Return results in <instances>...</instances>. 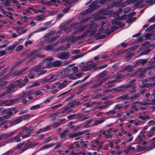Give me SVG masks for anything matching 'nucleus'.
I'll return each instance as SVG.
<instances>
[{"instance_id": "obj_1", "label": "nucleus", "mask_w": 155, "mask_h": 155, "mask_svg": "<svg viewBox=\"0 0 155 155\" xmlns=\"http://www.w3.org/2000/svg\"><path fill=\"white\" fill-rule=\"evenodd\" d=\"M43 65L42 63H39L33 67L30 70V71L31 72L34 71L35 72H38V77L44 74L47 72V71L41 70L45 68V67H42Z\"/></svg>"}, {"instance_id": "obj_2", "label": "nucleus", "mask_w": 155, "mask_h": 155, "mask_svg": "<svg viewBox=\"0 0 155 155\" xmlns=\"http://www.w3.org/2000/svg\"><path fill=\"white\" fill-rule=\"evenodd\" d=\"M110 11L107 10V9H103L99 11L97 13H94L92 15L94 18L98 19H104L105 16L110 14Z\"/></svg>"}, {"instance_id": "obj_3", "label": "nucleus", "mask_w": 155, "mask_h": 155, "mask_svg": "<svg viewBox=\"0 0 155 155\" xmlns=\"http://www.w3.org/2000/svg\"><path fill=\"white\" fill-rule=\"evenodd\" d=\"M96 67V64L94 61H91L81 65L80 67V68L83 71H86L92 68L95 70Z\"/></svg>"}, {"instance_id": "obj_4", "label": "nucleus", "mask_w": 155, "mask_h": 155, "mask_svg": "<svg viewBox=\"0 0 155 155\" xmlns=\"http://www.w3.org/2000/svg\"><path fill=\"white\" fill-rule=\"evenodd\" d=\"M70 56V54L68 51L60 52L57 55V57L61 60L68 59Z\"/></svg>"}, {"instance_id": "obj_5", "label": "nucleus", "mask_w": 155, "mask_h": 155, "mask_svg": "<svg viewBox=\"0 0 155 155\" xmlns=\"http://www.w3.org/2000/svg\"><path fill=\"white\" fill-rule=\"evenodd\" d=\"M100 26L99 24L95 23L93 25H90L89 28L87 29L88 31L90 32V35L93 36L96 34L97 31L95 29L98 28Z\"/></svg>"}, {"instance_id": "obj_6", "label": "nucleus", "mask_w": 155, "mask_h": 155, "mask_svg": "<svg viewBox=\"0 0 155 155\" xmlns=\"http://www.w3.org/2000/svg\"><path fill=\"white\" fill-rule=\"evenodd\" d=\"M22 117H19V118L16 120L9 121L8 123L7 124L8 125V126L6 125H4V128L5 129H6L8 127H10L19 123L22 120Z\"/></svg>"}, {"instance_id": "obj_7", "label": "nucleus", "mask_w": 155, "mask_h": 155, "mask_svg": "<svg viewBox=\"0 0 155 155\" xmlns=\"http://www.w3.org/2000/svg\"><path fill=\"white\" fill-rule=\"evenodd\" d=\"M111 23L113 25H115L118 26H112V29L113 30L112 32L114 30L117 29L118 28L122 27L124 25V23H122L115 19L112 20H111Z\"/></svg>"}, {"instance_id": "obj_8", "label": "nucleus", "mask_w": 155, "mask_h": 155, "mask_svg": "<svg viewBox=\"0 0 155 155\" xmlns=\"http://www.w3.org/2000/svg\"><path fill=\"white\" fill-rule=\"evenodd\" d=\"M2 112L3 114H5V115H3L5 119L10 118L13 114V112L11 111L10 109L3 110Z\"/></svg>"}, {"instance_id": "obj_9", "label": "nucleus", "mask_w": 155, "mask_h": 155, "mask_svg": "<svg viewBox=\"0 0 155 155\" xmlns=\"http://www.w3.org/2000/svg\"><path fill=\"white\" fill-rule=\"evenodd\" d=\"M15 134L14 131H12L9 133H3L0 135V141L4 138H7L11 137Z\"/></svg>"}, {"instance_id": "obj_10", "label": "nucleus", "mask_w": 155, "mask_h": 155, "mask_svg": "<svg viewBox=\"0 0 155 155\" xmlns=\"http://www.w3.org/2000/svg\"><path fill=\"white\" fill-rule=\"evenodd\" d=\"M108 79V78L107 77L104 78L101 81L93 85L90 88L91 89L93 88H96L100 87L103 83L105 82Z\"/></svg>"}, {"instance_id": "obj_11", "label": "nucleus", "mask_w": 155, "mask_h": 155, "mask_svg": "<svg viewBox=\"0 0 155 155\" xmlns=\"http://www.w3.org/2000/svg\"><path fill=\"white\" fill-rule=\"evenodd\" d=\"M16 87V85L13 83L11 84L6 87L7 91L9 94L13 91L15 88Z\"/></svg>"}, {"instance_id": "obj_12", "label": "nucleus", "mask_w": 155, "mask_h": 155, "mask_svg": "<svg viewBox=\"0 0 155 155\" xmlns=\"http://www.w3.org/2000/svg\"><path fill=\"white\" fill-rule=\"evenodd\" d=\"M134 65L132 67L130 65H128L125 67L121 70V72H124L126 71H127L128 72H130L133 70V68L134 67Z\"/></svg>"}, {"instance_id": "obj_13", "label": "nucleus", "mask_w": 155, "mask_h": 155, "mask_svg": "<svg viewBox=\"0 0 155 155\" xmlns=\"http://www.w3.org/2000/svg\"><path fill=\"white\" fill-rule=\"evenodd\" d=\"M23 80L22 79H20L18 80H16L14 82L13 84H15V85H16V87L18 86L19 85V87H21L26 84V83H22Z\"/></svg>"}, {"instance_id": "obj_14", "label": "nucleus", "mask_w": 155, "mask_h": 155, "mask_svg": "<svg viewBox=\"0 0 155 155\" xmlns=\"http://www.w3.org/2000/svg\"><path fill=\"white\" fill-rule=\"evenodd\" d=\"M147 61V60L145 59L137 60L136 61V63L134 65V67H137L140 64L143 65L146 63Z\"/></svg>"}, {"instance_id": "obj_15", "label": "nucleus", "mask_w": 155, "mask_h": 155, "mask_svg": "<svg viewBox=\"0 0 155 155\" xmlns=\"http://www.w3.org/2000/svg\"><path fill=\"white\" fill-rule=\"evenodd\" d=\"M150 43L149 41H146L142 44V46L138 50V51H140L143 50H145L148 48H150V46L148 45Z\"/></svg>"}, {"instance_id": "obj_16", "label": "nucleus", "mask_w": 155, "mask_h": 155, "mask_svg": "<svg viewBox=\"0 0 155 155\" xmlns=\"http://www.w3.org/2000/svg\"><path fill=\"white\" fill-rule=\"evenodd\" d=\"M15 101H16V100L12 99H10L9 101L8 100H6L4 101H2V106H9L11 105L13 102Z\"/></svg>"}, {"instance_id": "obj_17", "label": "nucleus", "mask_w": 155, "mask_h": 155, "mask_svg": "<svg viewBox=\"0 0 155 155\" xmlns=\"http://www.w3.org/2000/svg\"><path fill=\"white\" fill-rule=\"evenodd\" d=\"M97 6L96 5V2H94L90 5V7L88 8V10L90 13L94 12V11L97 8Z\"/></svg>"}, {"instance_id": "obj_18", "label": "nucleus", "mask_w": 155, "mask_h": 155, "mask_svg": "<svg viewBox=\"0 0 155 155\" xmlns=\"http://www.w3.org/2000/svg\"><path fill=\"white\" fill-rule=\"evenodd\" d=\"M57 78V77L54 76H52L51 78H47L44 80H42L41 82L42 84H44L47 81L49 82H51L54 81Z\"/></svg>"}, {"instance_id": "obj_19", "label": "nucleus", "mask_w": 155, "mask_h": 155, "mask_svg": "<svg viewBox=\"0 0 155 155\" xmlns=\"http://www.w3.org/2000/svg\"><path fill=\"white\" fill-rule=\"evenodd\" d=\"M153 81L154 82L153 83H146L143 84L142 85L140 86V87L141 88H143L145 87L150 88L153 86H155V80Z\"/></svg>"}, {"instance_id": "obj_20", "label": "nucleus", "mask_w": 155, "mask_h": 155, "mask_svg": "<svg viewBox=\"0 0 155 155\" xmlns=\"http://www.w3.org/2000/svg\"><path fill=\"white\" fill-rule=\"evenodd\" d=\"M27 144L28 146L27 147L28 148H33L38 146H40L41 145L39 142H37L36 143H32L31 142L29 143H27Z\"/></svg>"}, {"instance_id": "obj_21", "label": "nucleus", "mask_w": 155, "mask_h": 155, "mask_svg": "<svg viewBox=\"0 0 155 155\" xmlns=\"http://www.w3.org/2000/svg\"><path fill=\"white\" fill-rule=\"evenodd\" d=\"M152 141H153L151 143V146L147 147V150H150L155 148V137L151 139L150 142Z\"/></svg>"}, {"instance_id": "obj_22", "label": "nucleus", "mask_w": 155, "mask_h": 155, "mask_svg": "<svg viewBox=\"0 0 155 155\" xmlns=\"http://www.w3.org/2000/svg\"><path fill=\"white\" fill-rule=\"evenodd\" d=\"M135 84L134 83H130L129 82V84L127 85L121 86V87L125 88V90L130 87H131L132 89H135L136 88Z\"/></svg>"}, {"instance_id": "obj_23", "label": "nucleus", "mask_w": 155, "mask_h": 155, "mask_svg": "<svg viewBox=\"0 0 155 155\" xmlns=\"http://www.w3.org/2000/svg\"><path fill=\"white\" fill-rule=\"evenodd\" d=\"M72 110L71 108H70V107L67 106H66L64 107L63 110L61 111V114H64V113H68L70 112H71Z\"/></svg>"}, {"instance_id": "obj_24", "label": "nucleus", "mask_w": 155, "mask_h": 155, "mask_svg": "<svg viewBox=\"0 0 155 155\" xmlns=\"http://www.w3.org/2000/svg\"><path fill=\"white\" fill-rule=\"evenodd\" d=\"M62 62L60 60H56L53 62V66L54 67H58L61 66Z\"/></svg>"}, {"instance_id": "obj_25", "label": "nucleus", "mask_w": 155, "mask_h": 155, "mask_svg": "<svg viewBox=\"0 0 155 155\" xmlns=\"http://www.w3.org/2000/svg\"><path fill=\"white\" fill-rule=\"evenodd\" d=\"M113 91L116 92L122 93L125 90V88L122 87L121 86L120 87H117L112 89Z\"/></svg>"}, {"instance_id": "obj_26", "label": "nucleus", "mask_w": 155, "mask_h": 155, "mask_svg": "<svg viewBox=\"0 0 155 155\" xmlns=\"http://www.w3.org/2000/svg\"><path fill=\"white\" fill-rule=\"evenodd\" d=\"M129 94H126L117 98V99H121L122 101L129 100Z\"/></svg>"}, {"instance_id": "obj_27", "label": "nucleus", "mask_w": 155, "mask_h": 155, "mask_svg": "<svg viewBox=\"0 0 155 155\" xmlns=\"http://www.w3.org/2000/svg\"><path fill=\"white\" fill-rule=\"evenodd\" d=\"M67 81H64L62 83L58 84V88L59 89H62L65 87L67 85Z\"/></svg>"}, {"instance_id": "obj_28", "label": "nucleus", "mask_w": 155, "mask_h": 155, "mask_svg": "<svg viewBox=\"0 0 155 155\" xmlns=\"http://www.w3.org/2000/svg\"><path fill=\"white\" fill-rule=\"evenodd\" d=\"M45 17L44 15H37L35 17V19L37 21H42L45 19Z\"/></svg>"}, {"instance_id": "obj_29", "label": "nucleus", "mask_w": 155, "mask_h": 155, "mask_svg": "<svg viewBox=\"0 0 155 155\" xmlns=\"http://www.w3.org/2000/svg\"><path fill=\"white\" fill-rule=\"evenodd\" d=\"M107 71H103L99 74V80H100V79H102L107 76Z\"/></svg>"}, {"instance_id": "obj_30", "label": "nucleus", "mask_w": 155, "mask_h": 155, "mask_svg": "<svg viewBox=\"0 0 155 155\" xmlns=\"http://www.w3.org/2000/svg\"><path fill=\"white\" fill-rule=\"evenodd\" d=\"M105 121L104 119H101L100 120H95L94 123L93 124L92 126H97L98 125L103 123Z\"/></svg>"}, {"instance_id": "obj_31", "label": "nucleus", "mask_w": 155, "mask_h": 155, "mask_svg": "<svg viewBox=\"0 0 155 155\" xmlns=\"http://www.w3.org/2000/svg\"><path fill=\"white\" fill-rule=\"evenodd\" d=\"M59 37V35H56L53 37H52L50 39H48V43L52 42L56 40Z\"/></svg>"}, {"instance_id": "obj_32", "label": "nucleus", "mask_w": 155, "mask_h": 155, "mask_svg": "<svg viewBox=\"0 0 155 155\" xmlns=\"http://www.w3.org/2000/svg\"><path fill=\"white\" fill-rule=\"evenodd\" d=\"M56 32L55 30L51 31L48 33L47 34L43 37V38H47L50 36H51L54 34Z\"/></svg>"}, {"instance_id": "obj_33", "label": "nucleus", "mask_w": 155, "mask_h": 155, "mask_svg": "<svg viewBox=\"0 0 155 155\" xmlns=\"http://www.w3.org/2000/svg\"><path fill=\"white\" fill-rule=\"evenodd\" d=\"M17 45V44H16L14 43L10 46L7 47L6 48V50L7 51L11 50L13 51Z\"/></svg>"}, {"instance_id": "obj_34", "label": "nucleus", "mask_w": 155, "mask_h": 155, "mask_svg": "<svg viewBox=\"0 0 155 155\" xmlns=\"http://www.w3.org/2000/svg\"><path fill=\"white\" fill-rule=\"evenodd\" d=\"M146 73V71L143 70H142L141 69H140V73L139 74L138 77L139 78H143L145 76V74Z\"/></svg>"}, {"instance_id": "obj_35", "label": "nucleus", "mask_w": 155, "mask_h": 155, "mask_svg": "<svg viewBox=\"0 0 155 155\" xmlns=\"http://www.w3.org/2000/svg\"><path fill=\"white\" fill-rule=\"evenodd\" d=\"M56 50L57 51H65L67 50V49L64 45H61V46L57 48Z\"/></svg>"}, {"instance_id": "obj_36", "label": "nucleus", "mask_w": 155, "mask_h": 155, "mask_svg": "<svg viewBox=\"0 0 155 155\" xmlns=\"http://www.w3.org/2000/svg\"><path fill=\"white\" fill-rule=\"evenodd\" d=\"M105 33V31H104V27L103 26H101L100 28L98 29V32L96 33L97 35H99L101 34L104 33Z\"/></svg>"}, {"instance_id": "obj_37", "label": "nucleus", "mask_w": 155, "mask_h": 155, "mask_svg": "<svg viewBox=\"0 0 155 155\" xmlns=\"http://www.w3.org/2000/svg\"><path fill=\"white\" fill-rule=\"evenodd\" d=\"M69 131H70L68 129H66L64 130L63 132L61 133L60 135L61 138H65L66 136V133L69 132Z\"/></svg>"}, {"instance_id": "obj_38", "label": "nucleus", "mask_w": 155, "mask_h": 155, "mask_svg": "<svg viewBox=\"0 0 155 155\" xmlns=\"http://www.w3.org/2000/svg\"><path fill=\"white\" fill-rule=\"evenodd\" d=\"M93 121V119H91L87 122H85V125L84 126V127L85 128H88L90 126V124Z\"/></svg>"}, {"instance_id": "obj_39", "label": "nucleus", "mask_w": 155, "mask_h": 155, "mask_svg": "<svg viewBox=\"0 0 155 155\" xmlns=\"http://www.w3.org/2000/svg\"><path fill=\"white\" fill-rule=\"evenodd\" d=\"M151 80H153V81L155 80V76L151 77L149 78L143 79L141 81L142 83H144L145 82H149Z\"/></svg>"}, {"instance_id": "obj_40", "label": "nucleus", "mask_w": 155, "mask_h": 155, "mask_svg": "<svg viewBox=\"0 0 155 155\" xmlns=\"http://www.w3.org/2000/svg\"><path fill=\"white\" fill-rule=\"evenodd\" d=\"M36 51H35V50L31 51L30 53H29V54H28L27 57L28 58H30L33 56V55L36 54Z\"/></svg>"}, {"instance_id": "obj_41", "label": "nucleus", "mask_w": 155, "mask_h": 155, "mask_svg": "<svg viewBox=\"0 0 155 155\" xmlns=\"http://www.w3.org/2000/svg\"><path fill=\"white\" fill-rule=\"evenodd\" d=\"M11 75V73H9L5 75L2 78L0 79V81H2L7 78H8L9 76H10Z\"/></svg>"}, {"instance_id": "obj_42", "label": "nucleus", "mask_w": 155, "mask_h": 155, "mask_svg": "<svg viewBox=\"0 0 155 155\" xmlns=\"http://www.w3.org/2000/svg\"><path fill=\"white\" fill-rule=\"evenodd\" d=\"M150 48H147V49L141 52L140 54L139 55H142L144 54H147L149 53L150 51L151 50L149 49Z\"/></svg>"}, {"instance_id": "obj_43", "label": "nucleus", "mask_w": 155, "mask_h": 155, "mask_svg": "<svg viewBox=\"0 0 155 155\" xmlns=\"http://www.w3.org/2000/svg\"><path fill=\"white\" fill-rule=\"evenodd\" d=\"M140 95L139 94L137 93V94H134V95L131 96L130 97H129V100H132L134 98H136L139 97Z\"/></svg>"}, {"instance_id": "obj_44", "label": "nucleus", "mask_w": 155, "mask_h": 155, "mask_svg": "<svg viewBox=\"0 0 155 155\" xmlns=\"http://www.w3.org/2000/svg\"><path fill=\"white\" fill-rule=\"evenodd\" d=\"M114 108L117 110H120L124 108L123 105L121 104H118L115 105Z\"/></svg>"}, {"instance_id": "obj_45", "label": "nucleus", "mask_w": 155, "mask_h": 155, "mask_svg": "<svg viewBox=\"0 0 155 155\" xmlns=\"http://www.w3.org/2000/svg\"><path fill=\"white\" fill-rule=\"evenodd\" d=\"M90 13V12L89 10H88V9H87L85 10H84L82 12H81L79 14L80 15H85L87 14L88 13Z\"/></svg>"}, {"instance_id": "obj_46", "label": "nucleus", "mask_w": 155, "mask_h": 155, "mask_svg": "<svg viewBox=\"0 0 155 155\" xmlns=\"http://www.w3.org/2000/svg\"><path fill=\"white\" fill-rule=\"evenodd\" d=\"M89 32H90L89 31H88V30L87 29V31L85 32H84V33L83 34H82L78 37L79 39L82 38H84L87 35V33Z\"/></svg>"}, {"instance_id": "obj_47", "label": "nucleus", "mask_w": 155, "mask_h": 155, "mask_svg": "<svg viewBox=\"0 0 155 155\" xmlns=\"http://www.w3.org/2000/svg\"><path fill=\"white\" fill-rule=\"evenodd\" d=\"M91 17H89L86 18H84L80 21V22L81 23H85L88 20L91 19Z\"/></svg>"}, {"instance_id": "obj_48", "label": "nucleus", "mask_w": 155, "mask_h": 155, "mask_svg": "<svg viewBox=\"0 0 155 155\" xmlns=\"http://www.w3.org/2000/svg\"><path fill=\"white\" fill-rule=\"evenodd\" d=\"M134 54L133 53H131L129 54L128 56H126L125 57V59L127 61H128L130 60L132 56L134 55Z\"/></svg>"}, {"instance_id": "obj_49", "label": "nucleus", "mask_w": 155, "mask_h": 155, "mask_svg": "<svg viewBox=\"0 0 155 155\" xmlns=\"http://www.w3.org/2000/svg\"><path fill=\"white\" fill-rule=\"evenodd\" d=\"M80 52L81 51L79 49L73 50L71 51V54H78L80 53Z\"/></svg>"}, {"instance_id": "obj_50", "label": "nucleus", "mask_w": 155, "mask_h": 155, "mask_svg": "<svg viewBox=\"0 0 155 155\" xmlns=\"http://www.w3.org/2000/svg\"><path fill=\"white\" fill-rule=\"evenodd\" d=\"M5 7L9 6V0H3L2 1Z\"/></svg>"}, {"instance_id": "obj_51", "label": "nucleus", "mask_w": 155, "mask_h": 155, "mask_svg": "<svg viewBox=\"0 0 155 155\" xmlns=\"http://www.w3.org/2000/svg\"><path fill=\"white\" fill-rule=\"evenodd\" d=\"M84 56V55L83 54H80V55H76L73 56L72 58H71V60L72 61L75 59H76L77 58H80L81 57H83Z\"/></svg>"}, {"instance_id": "obj_52", "label": "nucleus", "mask_w": 155, "mask_h": 155, "mask_svg": "<svg viewBox=\"0 0 155 155\" xmlns=\"http://www.w3.org/2000/svg\"><path fill=\"white\" fill-rule=\"evenodd\" d=\"M53 66V63H52L51 62H48L46 64L45 67V68H51Z\"/></svg>"}, {"instance_id": "obj_53", "label": "nucleus", "mask_w": 155, "mask_h": 155, "mask_svg": "<svg viewBox=\"0 0 155 155\" xmlns=\"http://www.w3.org/2000/svg\"><path fill=\"white\" fill-rule=\"evenodd\" d=\"M9 68H7L4 69L0 72V78L8 70Z\"/></svg>"}, {"instance_id": "obj_54", "label": "nucleus", "mask_w": 155, "mask_h": 155, "mask_svg": "<svg viewBox=\"0 0 155 155\" xmlns=\"http://www.w3.org/2000/svg\"><path fill=\"white\" fill-rule=\"evenodd\" d=\"M25 60V59L21 61H19L16 62L13 66L15 68L17 67L19 64L23 63Z\"/></svg>"}, {"instance_id": "obj_55", "label": "nucleus", "mask_w": 155, "mask_h": 155, "mask_svg": "<svg viewBox=\"0 0 155 155\" xmlns=\"http://www.w3.org/2000/svg\"><path fill=\"white\" fill-rule=\"evenodd\" d=\"M71 42H75L79 40L78 37H76L74 36H72L71 37Z\"/></svg>"}, {"instance_id": "obj_56", "label": "nucleus", "mask_w": 155, "mask_h": 155, "mask_svg": "<svg viewBox=\"0 0 155 155\" xmlns=\"http://www.w3.org/2000/svg\"><path fill=\"white\" fill-rule=\"evenodd\" d=\"M115 86V85L113 84H108L106 83V84L104 86V88H110V87H113Z\"/></svg>"}, {"instance_id": "obj_57", "label": "nucleus", "mask_w": 155, "mask_h": 155, "mask_svg": "<svg viewBox=\"0 0 155 155\" xmlns=\"http://www.w3.org/2000/svg\"><path fill=\"white\" fill-rule=\"evenodd\" d=\"M54 48L52 46L48 45L45 47V49L46 51L53 50Z\"/></svg>"}, {"instance_id": "obj_58", "label": "nucleus", "mask_w": 155, "mask_h": 155, "mask_svg": "<svg viewBox=\"0 0 155 155\" xmlns=\"http://www.w3.org/2000/svg\"><path fill=\"white\" fill-rule=\"evenodd\" d=\"M108 107V105H102L99 107H95V108L97 109H101L106 108Z\"/></svg>"}, {"instance_id": "obj_59", "label": "nucleus", "mask_w": 155, "mask_h": 155, "mask_svg": "<svg viewBox=\"0 0 155 155\" xmlns=\"http://www.w3.org/2000/svg\"><path fill=\"white\" fill-rule=\"evenodd\" d=\"M126 75H122V74H119L118 75H117L116 78L117 79H120L122 78H123L124 77L126 76Z\"/></svg>"}, {"instance_id": "obj_60", "label": "nucleus", "mask_w": 155, "mask_h": 155, "mask_svg": "<svg viewBox=\"0 0 155 155\" xmlns=\"http://www.w3.org/2000/svg\"><path fill=\"white\" fill-rule=\"evenodd\" d=\"M116 111L115 110H113L109 111H108L107 112H105V114H114L116 113Z\"/></svg>"}, {"instance_id": "obj_61", "label": "nucleus", "mask_w": 155, "mask_h": 155, "mask_svg": "<svg viewBox=\"0 0 155 155\" xmlns=\"http://www.w3.org/2000/svg\"><path fill=\"white\" fill-rule=\"evenodd\" d=\"M23 48V46L22 45H19L17 47L15 50L17 51H19L22 50Z\"/></svg>"}, {"instance_id": "obj_62", "label": "nucleus", "mask_w": 155, "mask_h": 155, "mask_svg": "<svg viewBox=\"0 0 155 155\" xmlns=\"http://www.w3.org/2000/svg\"><path fill=\"white\" fill-rule=\"evenodd\" d=\"M13 141H15L16 142L20 141L21 140V139L18 136L13 137Z\"/></svg>"}, {"instance_id": "obj_63", "label": "nucleus", "mask_w": 155, "mask_h": 155, "mask_svg": "<svg viewBox=\"0 0 155 155\" xmlns=\"http://www.w3.org/2000/svg\"><path fill=\"white\" fill-rule=\"evenodd\" d=\"M40 107V105L39 104H37L31 107L30 108V110H32L36 109H38Z\"/></svg>"}, {"instance_id": "obj_64", "label": "nucleus", "mask_w": 155, "mask_h": 155, "mask_svg": "<svg viewBox=\"0 0 155 155\" xmlns=\"http://www.w3.org/2000/svg\"><path fill=\"white\" fill-rule=\"evenodd\" d=\"M51 23L49 22L48 21L47 22H46L44 24V25L45 26V27L48 28L51 26Z\"/></svg>"}]
</instances>
